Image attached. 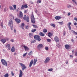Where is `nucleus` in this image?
Returning <instances> with one entry per match:
<instances>
[{"mask_svg": "<svg viewBox=\"0 0 77 77\" xmlns=\"http://www.w3.org/2000/svg\"><path fill=\"white\" fill-rule=\"evenodd\" d=\"M35 13H37V12H38V10H35Z\"/></svg>", "mask_w": 77, "mask_h": 77, "instance_id": "obj_53", "label": "nucleus"}, {"mask_svg": "<svg viewBox=\"0 0 77 77\" xmlns=\"http://www.w3.org/2000/svg\"><path fill=\"white\" fill-rule=\"evenodd\" d=\"M75 62H77V59L76 60H75Z\"/></svg>", "mask_w": 77, "mask_h": 77, "instance_id": "obj_61", "label": "nucleus"}, {"mask_svg": "<svg viewBox=\"0 0 77 77\" xmlns=\"http://www.w3.org/2000/svg\"><path fill=\"white\" fill-rule=\"evenodd\" d=\"M11 42H14V39H11Z\"/></svg>", "mask_w": 77, "mask_h": 77, "instance_id": "obj_46", "label": "nucleus"}, {"mask_svg": "<svg viewBox=\"0 0 77 77\" xmlns=\"http://www.w3.org/2000/svg\"><path fill=\"white\" fill-rule=\"evenodd\" d=\"M50 59L49 58V57H47L46 58L45 60L44 61V63H47L49 61H50Z\"/></svg>", "mask_w": 77, "mask_h": 77, "instance_id": "obj_8", "label": "nucleus"}, {"mask_svg": "<svg viewBox=\"0 0 77 77\" xmlns=\"http://www.w3.org/2000/svg\"><path fill=\"white\" fill-rule=\"evenodd\" d=\"M26 54H27V53H26L25 54H24L23 55V57H25L26 56Z\"/></svg>", "mask_w": 77, "mask_h": 77, "instance_id": "obj_42", "label": "nucleus"}, {"mask_svg": "<svg viewBox=\"0 0 77 77\" xmlns=\"http://www.w3.org/2000/svg\"><path fill=\"white\" fill-rule=\"evenodd\" d=\"M18 9H19V8H18Z\"/></svg>", "mask_w": 77, "mask_h": 77, "instance_id": "obj_64", "label": "nucleus"}, {"mask_svg": "<svg viewBox=\"0 0 77 77\" xmlns=\"http://www.w3.org/2000/svg\"><path fill=\"white\" fill-rule=\"evenodd\" d=\"M9 8L10 10H12L13 11H14V9L12 7V6H10L9 7Z\"/></svg>", "mask_w": 77, "mask_h": 77, "instance_id": "obj_22", "label": "nucleus"}, {"mask_svg": "<svg viewBox=\"0 0 77 77\" xmlns=\"http://www.w3.org/2000/svg\"><path fill=\"white\" fill-rule=\"evenodd\" d=\"M65 34H66V32L65 31L63 32V35L65 36Z\"/></svg>", "mask_w": 77, "mask_h": 77, "instance_id": "obj_49", "label": "nucleus"}, {"mask_svg": "<svg viewBox=\"0 0 77 77\" xmlns=\"http://www.w3.org/2000/svg\"><path fill=\"white\" fill-rule=\"evenodd\" d=\"M15 21L17 23H20L21 22V20L19 19L16 18L15 19Z\"/></svg>", "mask_w": 77, "mask_h": 77, "instance_id": "obj_12", "label": "nucleus"}, {"mask_svg": "<svg viewBox=\"0 0 77 77\" xmlns=\"http://www.w3.org/2000/svg\"><path fill=\"white\" fill-rule=\"evenodd\" d=\"M25 26V24H24V23H22L21 24V26Z\"/></svg>", "mask_w": 77, "mask_h": 77, "instance_id": "obj_47", "label": "nucleus"}, {"mask_svg": "<svg viewBox=\"0 0 77 77\" xmlns=\"http://www.w3.org/2000/svg\"><path fill=\"white\" fill-rule=\"evenodd\" d=\"M14 32H16V30L15 29H14Z\"/></svg>", "mask_w": 77, "mask_h": 77, "instance_id": "obj_60", "label": "nucleus"}, {"mask_svg": "<svg viewBox=\"0 0 77 77\" xmlns=\"http://www.w3.org/2000/svg\"><path fill=\"white\" fill-rule=\"evenodd\" d=\"M51 26H53V27H54V28L56 27V26H55V25L53 23H51Z\"/></svg>", "mask_w": 77, "mask_h": 77, "instance_id": "obj_27", "label": "nucleus"}, {"mask_svg": "<svg viewBox=\"0 0 77 77\" xmlns=\"http://www.w3.org/2000/svg\"><path fill=\"white\" fill-rule=\"evenodd\" d=\"M74 50H73L72 51V53H74Z\"/></svg>", "mask_w": 77, "mask_h": 77, "instance_id": "obj_63", "label": "nucleus"}, {"mask_svg": "<svg viewBox=\"0 0 77 77\" xmlns=\"http://www.w3.org/2000/svg\"><path fill=\"white\" fill-rule=\"evenodd\" d=\"M6 48H8V50H11V45L10 44H8V45H6Z\"/></svg>", "mask_w": 77, "mask_h": 77, "instance_id": "obj_14", "label": "nucleus"}, {"mask_svg": "<svg viewBox=\"0 0 77 77\" xmlns=\"http://www.w3.org/2000/svg\"><path fill=\"white\" fill-rule=\"evenodd\" d=\"M23 6L24 8H28V6H27V5H23Z\"/></svg>", "mask_w": 77, "mask_h": 77, "instance_id": "obj_33", "label": "nucleus"}, {"mask_svg": "<svg viewBox=\"0 0 77 77\" xmlns=\"http://www.w3.org/2000/svg\"><path fill=\"white\" fill-rule=\"evenodd\" d=\"M29 36L30 37H32V33H29Z\"/></svg>", "mask_w": 77, "mask_h": 77, "instance_id": "obj_41", "label": "nucleus"}, {"mask_svg": "<svg viewBox=\"0 0 77 77\" xmlns=\"http://www.w3.org/2000/svg\"><path fill=\"white\" fill-rule=\"evenodd\" d=\"M1 42L3 43V44H5L6 42V39L5 38H3L1 40Z\"/></svg>", "mask_w": 77, "mask_h": 77, "instance_id": "obj_16", "label": "nucleus"}, {"mask_svg": "<svg viewBox=\"0 0 77 77\" xmlns=\"http://www.w3.org/2000/svg\"><path fill=\"white\" fill-rule=\"evenodd\" d=\"M53 70V69H48V71H52V70Z\"/></svg>", "mask_w": 77, "mask_h": 77, "instance_id": "obj_40", "label": "nucleus"}, {"mask_svg": "<svg viewBox=\"0 0 77 77\" xmlns=\"http://www.w3.org/2000/svg\"><path fill=\"white\" fill-rule=\"evenodd\" d=\"M23 47H24L26 51H29V48H28V47L25 45L24 46H23Z\"/></svg>", "mask_w": 77, "mask_h": 77, "instance_id": "obj_13", "label": "nucleus"}, {"mask_svg": "<svg viewBox=\"0 0 77 77\" xmlns=\"http://www.w3.org/2000/svg\"><path fill=\"white\" fill-rule=\"evenodd\" d=\"M54 40L56 41V42H59L60 39L59 38V37H57V36H56L54 38Z\"/></svg>", "mask_w": 77, "mask_h": 77, "instance_id": "obj_7", "label": "nucleus"}, {"mask_svg": "<svg viewBox=\"0 0 77 77\" xmlns=\"http://www.w3.org/2000/svg\"><path fill=\"white\" fill-rule=\"evenodd\" d=\"M72 24L71 23L69 22L67 24V26L69 28V30H71V25Z\"/></svg>", "mask_w": 77, "mask_h": 77, "instance_id": "obj_9", "label": "nucleus"}, {"mask_svg": "<svg viewBox=\"0 0 77 77\" xmlns=\"http://www.w3.org/2000/svg\"><path fill=\"white\" fill-rule=\"evenodd\" d=\"M74 25L75 26H77V23H76V22H75L74 23Z\"/></svg>", "mask_w": 77, "mask_h": 77, "instance_id": "obj_52", "label": "nucleus"}, {"mask_svg": "<svg viewBox=\"0 0 77 77\" xmlns=\"http://www.w3.org/2000/svg\"><path fill=\"white\" fill-rule=\"evenodd\" d=\"M27 16L25 15L24 17H23V14L22 12L20 11V13L19 14V18H23L24 20H26L28 23L29 22V16L26 17Z\"/></svg>", "mask_w": 77, "mask_h": 77, "instance_id": "obj_1", "label": "nucleus"}, {"mask_svg": "<svg viewBox=\"0 0 77 77\" xmlns=\"http://www.w3.org/2000/svg\"><path fill=\"white\" fill-rule=\"evenodd\" d=\"M72 42H74V40L72 39Z\"/></svg>", "mask_w": 77, "mask_h": 77, "instance_id": "obj_56", "label": "nucleus"}, {"mask_svg": "<svg viewBox=\"0 0 77 77\" xmlns=\"http://www.w3.org/2000/svg\"><path fill=\"white\" fill-rule=\"evenodd\" d=\"M8 25L11 28V29L12 30V28H13V21L12 20H9L8 22Z\"/></svg>", "mask_w": 77, "mask_h": 77, "instance_id": "obj_3", "label": "nucleus"}, {"mask_svg": "<svg viewBox=\"0 0 77 77\" xmlns=\"http://www.w3.org/2000/svg\"><path fill=\"white\" fill-rule=\"evenodd\" d=\"M25 27L26 29H29V26L27 25Z\"/></svg>", "mask_w": 77, "mask_h": 77, "instance_id": "obj_37", "label": "nucleus"}, {"mask_svg": "<svg viewBox=\"0 0 77 77\" xmlns=\"http://www.w3.org/2000/svg\"><path fill=\"white\" fill-rule=\"evenodd\" d=\"M6 40H7V41H8V40H9V38H6Z\"/></svg>", "mask_w": 77, "mask_h": 77, "instance_id": "obj_57", "label": "nucleus"}, {"mask_svg": "<svg viewBox=\"0 0 77 77\" xmlns=\"http://www.w3.org/2000/svg\"><path fill=\"white\" fill-rule=\"evenodd\" d=\"M32 53H33V51H31L30 52L28 53V55H29V56H30V55H31L32 54Z\"/></svg>", "mask_w": 77, "mask_h": 77, "instance_id": "obj_24", "label": "nucleus"}, {"mask_svg": "<svg viewBox=\"0 0 77 77\" xmlns=\"http://www.w3.org/2000/svg\"><path fill=\"white\" fill-rule=\"evenodd\" d=\"M42 47H43V45L42 44L38 45L37 46V48H41Z\"/></svg>", "mask_w": 77, "mask_h": 77, "instance_id": "obj_18", "label": "nucleus"}, {"mask_svg": "<svg viewBox=\"0 0 77 77\" xmlns=\"http://www.w3.org/2000/svg\"><path fill=\"white\" fill-rule=\"evenodd\" d=\"M47 41H48V42H51V40L50 39H47Z\"/></svg>", "mask_w": 77, "mask_h": 77, "instance_id": "obj_35", "label": "nucleus"}, {"mask_svg": "<svg viewBox=\"0 0 77 77\" xmlns=\"http://www.w3.org/2000/svg\"><path fill=\"white\" fill-rule=\"evenodd\" d=\"M20 65H21L22 67V71H24V69H27V67L24 64H23V63H19Z\"/></svg>", "mask_w": 77, "mask_h": 77, "instance_id": "obj_6", "label": "nucleus"}, {"mask_svg": "<svg viewBox=\"0 0 77 77\" xmlns=\"http://www.w3.org/2000/svg\"><path fill=\"white\" fill-rule=\"evenodd\" d=\"M37 3H38V4L39 3H41V0H39L37 2Z\"/></svg>", "mask_w": 77, "mask_h": 77, "instance_id": "obj_36", "label": "nucleus"}, {"mask_svg": "<svg viewBox=\"0 0 77 77\" xmlns=\"http://www.w3.org/2000/svg\"><path fill=\"white\" fill-rule=\"evenodd\" d=\"M72 6L70 5H67V8H71Z\"/></svg>", "mask_w": 77, "mask_h": 77, "instance_id": "obj_32", "label": "nucleus"}, {"mask_svg": "<svg viewBox=\"0 0 77 77\" xmlns=\"http://www.w3.org/2000/svg\"><path fill=\"white\" fill-rule=\"evenodd\" d=\"M1 62L2 63V64H3V65H4L5 66H8V64H7V62L5 60L3 59H2L1 60Z\"/></svg>", "mask_w": 77, "mask_h": 77, "instance_id": "obj_4", "label": "nucleus"}, {"mask_svg": "<svg viewBox=\"0 0 77 77\" xmlns=\"http://www.w3.org/2000/svg\"><path fill=\"white\" fill-rule=\"evenodd\" d=\"M33 60H32L29 63V67H30V68L31 67V66H32V64H33Z\"/></svg>", "mask_w": 77, "mask_h": 77, "instance_id": "obj_15", "label": "nucleus"}, {"mask_svg": "<svg viewBox=\"0 0 77 77\" xmlns=\"http://www.w3.org/2000/svg\"><path fill=\"white\" fill-rule=\"evenodd\" d=\"M20 74H19V77H23V71L21 70H19Z\"/></svg>", "mask_w": 77, "mask_h": 77, "instance_id": "obj_11", "label": "nucleus"}, {"mask_svg": "<svg viewBox=\"0 0 77 77\" xmlns=\"http://www.w3.org/2000/svg\"><path fill=\"white\" fill-rule=\"evenodd\" d=\"M1 26L3 28V23H2L1 24Z\"/></svg>", "mask_w": 77, "mask_h": 77, "instance_id": "obj_43", "label": "nucleus"}, {"mask_svg": "<svg viewBox=\"0 0 77 77\" xmlns=\"http://www.w3.org/2000/svg\"><path fill=\"white\" fill-rule=\"evenodd\" d=\"M70 57H73V56H72V55H70Z\"/></svg>", "mask_w": 77, "mask_h": 77, "instance_id": "obj_58", "label": "nucleus"}, {"mask_svg": "<svg viewBox=\"0 0 77 77\" xmlns=\"http://www.w3.org/2000/svg\"><path fill=\"white\" fill-rule=\"evenodd\" d=\"M67 15H68V16H69V15H71V13H68Z\"/></svg>", "mask_w": 77, "mask_h": 77, "instance_id": "obj_51", "label": "nucleus"}, {"mask_svg": "<svg viewBox=\"0 0 77 77\" xmlns=\"http://www.w3.org/2000/svg\"><path fill=\"white\" fill-rule=\"evenodd\" d=\"M11 51L12 52H14L15 51V48H14V46H13L12 48L11 49Z\"/></svg>", "mask_w": 77, "mask_h": 77, "instance_id": "obj_20", "label": "nucleus"}, {"mask_svg": "<svg viewBox=\"0 0 77 77\" xmlns=\"http://www.w3.org/2000/svg\"><path fill=\"white\" fill-rule=\"evenodd\" d=\"M74 20L77 21V18L75 17L74 18Z\"/></svg>", "mask_w": 77, "mask_h": 77, "instance_id": "obj_50", "label": "nucleus"}, {"mask_svg": "<svg viewBox=\"0 0 77 77\" xmlns=\"http://www.w3.org/2000/svg\"><path fill=\"white\" fill-rule=\"evenodd\" d=\"M24 9V7L23 5H22V6L21 7V8H20V9H21V10H23V9Z\"/></svg>", "mask_w": 77, "mask_h": 77, "instance_id": "obj_34", "label": "nucleus"}, {"mask_svg": "<svg viewBox=\"0 0 77 77\" xmlns=\"http://www.w3.org/2000/svg\"><path fill=\"white\" fill-rule=\"evenodd\" d=\"M40 36H39L38 35H36L34 36V38L35 39L37 40L38 41H41V38H40Z\"/></svg>", "mask_w": 77, "mask_h": 77, "instance_id": "obj_5", "label": "nucleus"}, {"mask_svg": "<svg viewBox=\"0 0 77 77\" xmlns=\"http://www.w3.org/2000/svg\"><path fill=\"white\" fill-rule=\"evenodd\" d=\"M72 1L73 2V3H74L76 5H77V3L76 2V1L75 0H72Z\"/></svg>", "mask_w": 77, "mask_h": 77, "instance_id": "obj_30", "label": "nucleus"}, {"mask_svg": "<svg viewBox=\"0 0 77 77\" xmlns=\"http://www.w3.org/2000/svg\"><path fill=\"white\" fill-rule=\"evenodd\" d=\"M20 27L21 28V29H23V30H24V26H21Z\"/></svg>", "mask_w": 77, "mask_h": 77, "instance_id": "obj_38", "label": "nucleus"}, {"mask_svg": "<svg viewBox=\"0 0 77 77\" xmlns=\"http://www.w3.org/2000/svg\"><path fill=\"white\" fill-rule=\"evenodd\" d=\"M39 35H40V36H45L43 32H40L39 33Z\"/></svg>", "mask_w": 77, "mask_h": 77, "instance_id": "obj_21", "label": "nucleus"}, {"mask_svg": "<svg viewBox=\"0 0 77 77\" xmlns=\"http://www.w3.org/2000/svg\"><path fill=\"white\" fill-rule=\"evenodd\" d=\"M24 13L26 14V13H27V11H24Z\"/></svg>", "mask_w": 77, "mask_h": 77, "instance_id": "obj_62", "label": "nucleus"}, {"mask_svg": "<svg viewBox=\"0 0 77 77\" xmlns=\"http://www.w3.org/2000/svg\"><path fill=\"white\" fill-rule=\"evenodd\" d=\"M75 54L76 56L77 57V52H75Z\"/></svg>", "mask_w": 77, "mask_h": 77, "instance_id": "obj_48", "label": "nucleus"}, {"mask_svg": "<svg viewBox=\"0 0 77 77\" xmlns=\"http://www.w3.org/2000/svg\"><path fill=\"white\" fill-rule=\"evenodd\" d=\"M11 74L12 76H14V72L12 71L11 72Z\"/></svg>", "mask_w": 77, "mask_h": 77, "instance_id": "obj_39", "label": "nucleus"}, {"mask_svg": "<svg viewBox=\"0 0 77 77\" xmlns=\"http://www.w3.org/2000/svg\"><path fill=\"white\" fill-rule=\"evenodd\" d=\"M4 77H9V74H8V73H7L6 74L4 75Z\"/></svg>", "mask_w": 77, "mask_h": 77, "instance_id": "obj_23", "label": "nucleus"}, {"mask_svg": "<svg viewBox=\"0 0 77 77\" xmlns=\"http://www.w3.org/2000/svg\"><path fill=\"white\" fill-rule=\"evenodd\" d=\"M60 18H61V17L60 16H57L55 17V20H60Z\"/></svg>", "mask_w": 77, "mask_h": 77, "instance_id": "obj_17", "label": "nucleus"}, {"mask_svg": "<svg viewBox=\"0 0 77 77\" xmlns=\"http://www.w3.org/2000/svg\"><path fill=\"white\" fill-rule=\"evenodd\" d=\"M48 36H49V37L52 36V34L51 32H49L48 33Z\"/></svg>", "mask_w": 77, "mask_h": 77, "instance_id": "obj_28", "label": "nucleus"}, {"mask_svg": "<svg viewBox=\"0 0 77 77\" xmlns=\"http://www.w3.org/2000/svg\"><path fill=\"white\" fill-rule=\"evenodd\" d=\"M45 49L46 50H48V47H46L45 48Z\"/></svg>", "mask_w": 77, "mask_h": 77, "instance_id": "obj_45", "label": "nucleus"}, {"mask_svg": "<svg viewBox=\"0 0 77 77\" xmlns=\"http://www.w3.org/2000/svg\"><path fill=\"white\" fill-rule=\"evenodd\" d=\"M36 62H37V58H36L34 59V63L33 65H36Z\"/></svg>", "mask_w": 77, "mask_h": 77, "instance_id": "obj_19", "label": "nucleus"}, {"mask_svg": "<svg viewBox=\"0 0 77 77\" xmlns=\"http://www.w3.org/2000/svg\"><path fill=\"white\" fill-rule=\"evenodd\" d=\"M43 32H44V33H46V32H47V30L45 29H43Z\"/></svg>", "mask_w": 77, "mask_h": 77, "instance_id": "obj_26", "label": "nucleus"}, {"mask_svg": "<svg viewBox=\"0 0 77 77\" xmlns=\"http://www.w3.org/2000/svg\"><path fill=\"white\" fill-rule=\"evenodd\" d=\"M12 6L14 8V9L15 10H16L17 6H16V5H13Z\"/></svg>", "mask_w": 77, "mask_h": 77, "instance_id": "obj_25", "label": "nucleus"}, {"mask_svg": "<svg viewBox=\"0 0 77 77\" xmlns=\"http://www.w3.org/2000/svg\"><path fill=\"white\" fill-rule=\"evenodd\" d=\"M30 2H31V4H32V5L33 4V3H34L33 2H32V1H31Z\"/></svg>", "mask_w": 77, "mask_h": 77, "instance_id": "obj_54", "label": "nucleus"}, {"mask_svg": "<svg viewBox=\"0 0 77 77\" xmlns=\"http://www.w3.org/2000/svg\"><path fill=\"white\" fill-rule=\"evenodd\" d=\"M16 54H17V53H15L14 54V56H15Z\"/></svg>", "mask_w": 77, "mask_h": 77, "instance_id": "obj_59", "label": "nucleus"}, {"mask_svg": "<svg viewBox=\"0 0 77 77\" xmlns=\"http://www.w3.org/2000/svg\"><path fill=\"white\" fill-rule=\"evenodd\" d=\"M32 26L34 27V28H38V26L36 25H33Z\"/></svg>", "mask_w": 77, "mask_h": 77, "instance_id": "obj_31", "label": "nucleus"}, {"mask_svg": "<svg viewBox=\"0 0 77 77\" xmlns=\"http://www.w3.org/2000/svg\"><path fill=\"white\" fill-rule=\"evenodd\" d=\"M65 47L66 50H69L70 48V46L69 45H65Z\"/></svg>", "mask_w": 77, "mask_h": 77, "instance_id": "obj_10", "label": "nucleus"}, {"mask_svg": "<svg viewBox=\"0 0 77 77\" xmlns=\"http://www.w3.org/2000/svg\"><path fill=\"white\" fill-rule=\"evenodd\" d=\"M66 64H68V61H66Z\"/></svg>", "mask_w": 77, "mask_h": 77, "instance_id": "obj_55", "label": "nucleus"}, {"mask_svg": "<svg viewBox=\"0 0 77 77\" xmlns=\"http://www.w3.org/2000/svg\"><path fill=\"white\" fill-rule=\"evenodd\" d=\"M36 31V30L35 29H32V30L31 32H32V33H34V32H35Z\"/></svg>", "mask_w": 77, "mask_h": 77, "instance_id": "obj_29", "label": "nucleus"}, {"mask_svg": "<svg viewBox=\"0 0 77 77\" xmlns=\"http://www.w3.org/2000/svg\"><path fill=\"white\" fill-rule=\"evenodd\" d=\"M58 23L60 24H63V22H58Z\"/></svg>", "mask_w": 77, "mask_h": 77, "instance_id": "obj_44", "label": "nucleus"}, {"mask_svg": "<svg viewBox=\"0 0 77 77\" xmlns=\"http://www.w3.org/2000/svg\"><path fill=\"white\" fill-rule=\"evenodd\" d=\"M31 22L32 24H35L36 22V21H35V17H34V16L33 15V13L32 12V15L31 16Z\"/></svg>", "mask_w": 77, "mask_h": 77, "instance_id": "obj_2", "label": "nucleus"}]
</instances>
